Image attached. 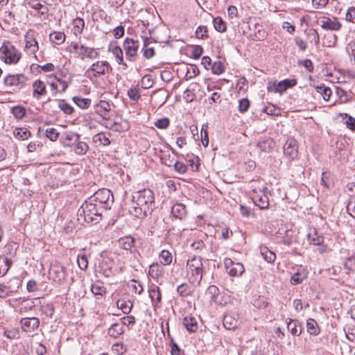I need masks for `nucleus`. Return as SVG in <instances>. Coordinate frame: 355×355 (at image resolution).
Wrapping results in <instances>:
<instances>
[{
  "label": "nucleus",
  "instance_id": "obj_44",
  "mask_svg": "<svg viewBox=\"0 0 355 355\" xmlns=\"http://www.w3.org/2000/svg\"><path fill=\"white\" fill-rule=\"evenodd\" d=\"M14 135L17 139L25 140L31 136V132L26 128H20L14 130Z\"/></svg>",
  "mask_w": 355,
  "mask_h": 355
},
{
  "label": "nucleus",
  "instance_id": "obj_34",
  "mask_svg": "<svg viewBox=\"0 0 355 355\" xmlns=\"http://www.w3.org/2000/svg\"><path fill=\"white\" fill-rule=\"evenodd\" d=\"M171 214L175 218L182 219L186 215L185 206L181 203L174 205L171 208Z\"/></svg>",
  "mask_w": 355,
  "mask_h": 355
},
{
  "label": "nucleus",
  "instance_id": "obj_63",
  "mask_svg": "<svg viewBox=\"0 0 355 355\" xmlns=\"http://www.w3.org/2000/svg\"><path fill=\"white\" fill-rule=\"evenodd\" d=\"M128 96L131 100L135 101H138L141 97L138 89L135 87L130 88L128 91Z\"/></svg>",
  "mask_w": 355,
  "mask_h": 355
},
{
  "label": "nucleus",
  "instance_id": "obj_10",
  "mask_svg": "<svg viewBox=\"0 0 355 355\" xmlns=\"http://www.w3.org/2000/svg\"><path fill=\"white\" fill-rule=\"evenodd\" d=\"M112 68L107 61H97L92 64L90 68L87 71V73L92 72L94 77H99L102 75L109 73Z\"/></svg>",
  "mask_w": 355,
  "mask_h": 355
},
{
  "label": "nucleus",
  "instance_id": "obj_21",
  "mask_svg": "<svg viewBox=\"0 0 355 355\" xmlns=\"http://www.w3.org/2000/svg\"><path fill=\"white\" fill-rule=\"evenodd\" d=\"M110 109V105L106 101H100L96 106V113L104 120H108L110 119L109 112Z\"/></svg>",
  "mask_w": 355,
  "mask_h": 355
},
{
  "label": "nucleus",
  "instance_id": "obj_27",
  "mask_svg": "<svg viewBox=\"0 0 355 355\" xmlns=\"http://www.w3.org/2000/svg\"><path fill=\"white\" fill-rule=\"evenodd\" d=\"M307 238L309 243L315 245H320L324 241L323 236L320 235L315 229L310 230L307 234Z\"/></svg>",
  "mask_w": 355,
  "mask_h": 355
},
{
  "label": "nucleus",
  "instance_id": "obj_9",
  "mask_svg": "<svg viewBox=\"0 0 355 355\" xmlns=\"http://www.w3.org/2000/svg\"><path fill=\"white\" fill-rule=\"evenodd\" d=\"M224 265L227 272L232 277L241 276L245 272V268L242 263L234 262L230 258L224 259Z\"/></svg>",
  "mask_w": 355,
  "mask_h": 355
},
{
  "label": "nucleus",
  "instance_id": "obj_39",
  "mask_svg": "<svg viewBox=\"0 0 355 355\" xmlns=\"http://www.w3.org/2000/svg\"><path fill=\"white\" fill-rule=\"evenodd\" d=\"M307 331L314 336H317L320 334V328L316 321L313 318H309L306 321Z\"/></svg>",
  "mask_w": 355,
  "mask_h": 355
},
{
  "label": "nucleus",
  "instance_id": "obj_11",
  "mask_svg": "<svg viewBox=\"0 0 355 355\" xmlns=\"http://www.w3.org/2000/svg\"><path fill=\"white\" fill-rule=\"evenodd\" d=\"M138 42L127 37L123 42V49L125 52L126 59L134 61L138 50Z\"/></svg>",
  "mask_w": 355,
  "mask_h": 355
},
{
  "label": "nucleus",
  "instance_id": "obj_29",
  "mask_svg": "<svg viewBox=\"0 0 355 355\" xmlns=\"http://www.w3.org/2000/svg\"><path fill=\"white\" fill-rule=\"evenodd\" d=\"M31 8L39 12L41 15H46L49 11L48 7L42 4L40 0H27Z\"/></svg>",
  "mask_w": 355,
  "mask_h": 355
},
{
  "label": "nucleus",
  "instance_id": "obj_22",
  "mask_svg": "<svg viewBox=\"0 0 355 355\" xmlns=\"http://www.w3.org/2000/svg\"><path fill=\"white\" fill-rule=\"evenodd\" d=\"M254 195L252 196L251 198L254 205L259 207L261 209H266L269 206L268 197L265 193L258 195L254 191Z\"/></svg>",
  "mask_w": 355,
  "mask_h": 355
},
{
  "label": "nucleus",
  "instance_id": "obj_17",
  "mask_svg": "<svg viewBox=\"0 0 355 355\" xmlns=\"http://www.w3.org/2000/svg\"><path fill=\"white\" fill-rule=\"evenodd\" d=\"M26 80L23 74L8 75L4 78V83L8 86H19L24 84Z\"/></svg>",
  "mask_w": 355,
  "mask_h": 355
},
{
  "label": "nucleus",
  "instance_id": "obj_1",
  "mask_svg": "<svg viewBox=\"0 0 355 355\" xmlns=\"http://www.w3.org/2000/svg\"><path fill=\"white\" fill-rule=\"evenodd\" d=\"M154 200V193L150 189H144L137 191L132 196V205L129 211L138 218L146 216L153 211Z\"/></svg>",
  "mask_w": 355,
  "mask_h": 355
},
{
  "label": "nucleus",
  "instance_id": "obj_24",
  "mask_svg": "<svg viewBox=\"0 0 355 355\" xmlns=\"http://www.w3.org/2000/svg\"><path fill=\"white\" fill-rule=\"evenodd\" d=\"M287 329L293 336H299L302 334L301 323L297 320L288 319Z\"/></svg>",
  "mask_w": 355,
  "mask_h": 355
},
{
  "label": "nucleus",
  "instance_id": "obj_36",
  "mask_svg": "<svg viewBox=\"0 0 355 355\" xmlns=\"http://www.w3.org/2000/svg\"><path fill=\"white\" fill-rule=\"evenodd\" d=\"M117 307L124 313H129L133 306V303L130 300H125L124 299H119L116 302Z\"/></svg>",
  "mask_w": 355,
  "mask_h": 355
},
{
  "label": "nucleus",
  "instance_id": "obj_12",
  "mask_svg": "<svg viewBox=\"0 0 355 355\" xmlns=\"http://www.w3.org/2000/svg\"><path fill=\"white\" fill-rule=\"evenodd\" d=\"M19 323L24 332L32 333L39 327L40 321L36 317H27L21 318Z\"/></svg>",
  "mask_w": 355,
  "mask_h": 355
},
{
  "label": "nucleus",
  "instance_id": "obj_30",
  "mask_svg": "<svg viewBox=\"0 0 355 355\" xmlns=\"http://www.w3.org/2000/svg\"><path fill=\"white\" fill-rule=\"evenodd\" d=\"M35 306V302L33 300H23L19 304L17 311L19 314L22 315L31 311Z\"/></svg>",
  "mask_w": 355,
  "mask_h": 355
},
{
  "label": "nucleus",
  "instance_id": "obj_7",
  "mask_svg": "<svg viewBox=\"0 0 355 355\" xmlns=\"http://www.w3.org/2000/svg\"><path fill=\"white\" fill-rule=\"evenodd\" d=\"M297 85L295 79H285L276 83L275 82H269L267 85V89L269 92L279 93L282 94L288 89L291 88Z\"/></svg>",
  "mask_w": 355,
  "mask_h": 355
},
{
  "label": "nucleus",
  "instance_id": "obj_42",
  "mask_svg": "<svg viewBox=\"0 0 355 355\" xmlns=\"http://www.w3.org/2000/svg\"><path fill=\"white\" fill-rule=\"evenodd\" d=\"M211 18L212 19L214 28L217 31L223 33L226 31V23L223 20L221 17H217L216 18H213V17L211 16Z\"/></svg>",
  "mask_w": 355,
  "mask_h": 355
},
{
  "label": "nucleus",
  "instance_id": "obj_15",
  "mask_svg": "<svg viewBox=\"0 0 355 355\" xmlns=\"http://www.w3.org/2000/svg\"><path fill=\"white\" fill-rule=\"evenodd\" d=\"M26 49L30 53H35L38 49V44L35 40L34 33L32 31H29L25 35Z\"/></svg>",
  "mask_w": 355,
  "mask_h": 355
},
{
  "label": "nucleus",
  "instance_id": "obj_52",
  "mask_svg": "<svg viewBox=\"0 0 355 355\" xmlns=\"http://www.w3.org/2000/svg\"><path fill=\"white\" fill-rule=\"evenodd\" d=\"M45 132L46 137L52 141H56L59 137V132L53 128H46Z\"/></svg>",
  "mask_w": 355,
  "mask_h": 355
},
{
  "label": "nucleus",
  "instance_id": "obj_46",
  "mask_svg": "<svg viewBox=\"0 0 355 355\" xmlns=\"http://www.w3.org/2000/svg\"><path fill=\"white\" fill-rule=\"evenodd\" d=\"M172 254L168 250H162L159 254L160 263L163 266L168 265L172 261Z\"/></svg>",
  "mask_w": 355,
  "mask_h": 355
},
{
  "label": "nucleus",
  "instance_id": "obj_61",
  "mask_svg": "<svg viewBox=\"0 0 355 355\" xmlns=\"http://www.w3.org/2000/svg\"><path fill=\"white\" fill-rule=\"evenodd\" d=\"M344 267L349 270H355V255L349 257L346 259Z\"/></svg>",
  "mask_w": 355,
  "mask_h": 355
},
{
  "label": "nucleus",
  "instance_id": "obj_55",
  "mask_svg": "<svg viewBox=\"0 0 355 355\" xmlns=\"http://www.w3.org/2000/svg\"><path fill=\"white\" fill-rule=\"evenodd\" d=\"M12 292H14V290L10 286L0 284V297L5 298Z\"/></svg>",
  "mask_w": 355,
  "mask_h": 355
},
{
  "label": "nucleus",
  "instance_id": "obj_5",
  "mask_svg": "<svg viewBox=\"0 0 355 355\" xmlns=\"http://www.w3.org/2000/svg\"><path fill=\"white\" fill-rule=\"evenodd\" d=\"M113 195L109 189H102L94 193L89 199L97 205L105 207L106 211L110 207V202H113Z\"/></svg>",
  "mask_w": 355,
  "mask_h": 355
},
{
  "label": "nucleus",
  "instance_id": "obj_59",
  "mask_svg": "<svg viewBox=\"0 0 355 355\" xmlns=\"http://www.w3.org/2000/svg\"><path fill=\"white\" fill-rule=\"evenodd\" d=\"M141 87L144 89L150 88L153 85V81L150 75H145L141 79Z\"/></svg>",
  "mask_w": 355,
  "mask_h": 355
},
{
  "label": "nucleus",
  "instance_id": "obj_43",
  "mask_svg": "<svg viewBox=\"0 0 355 355\" xmlns=\"http://www.w3.org/2000/svg\"><path fill=\"white\" fill-rule=\"evenodd\" d=\"M65 37L66 36L63 32H53L50 34L49 39L52 42L60 45L64 42Z\"/></svg>",
  "mask_w": 355,
  "mask_h": 355
},
{
  "label": "nucleus",
  "instance_id": "obj_37",
  "mask_svg": "<svg viewBox=\"0 0 355 355\" xmlns=\"http://www.w3.org/2000/svg\"><path fill=\"white\" fill-rule=\"evenodd\" d=\"M123 324L121 323H115L113 324L109 329H108V334L113 337V338H117L120 335H121L123 333Z\"/></svg>",
  "mask_w": 355,
  "mask_h": 355
},
{
  "label": "nucleus",
  "instance_id": "obj_56",
  "mask_svg": "<svg viewBox=\"0 0 355 355\" xmlns=\"http://www.w3.org/2000/svg\"><path fill=\"white\" fill-rule=\"evenodd\" d=\"M58 107L67 114H71L73 112V108L64 101H60Z\"/></svg>",
  "mask_w": 355,
  "mask_h": 355
},
{
  "label": "nucleus",
  "instance_id": "obj_35",
  "mask_svg": "<svg viewBox=\"0 0 355 355\" xmlns=\"http://www.w3.org/2000/svg\"><path fill=\"white\" fill-rule=\"evenodd\" d=\"M152 44H155V42H150L148 39L144 40V44L142 51L143 55L146 59L151 58L155 54V49Z\"/></svg>",
  "mask_w": 355,
  "mask_h": 355
},
{
  "label": "nucleus",
  "instance_id": "obj_6",
  "mask_svg": "<svg viewBox=\"0 0 355 355\" xmlns=\"http://www.w3.org/2000/svg\"><path fill=\"white\" fill-rule=\"evenodd\" d=\"M49 277L54 282L64 285L67 282L66 268L59 263L52 264L49 270Z\"/></svg>",
  "mask_w": 355,
  "mask_h": 355
},
{
  "label": "nucleus",
  "instance_id": "obj_51",
  "mask_svg": "<svg viewBox=\"0 0 355 355\" xmlns=\"http://www.w3.org/2000/svg\"><path fill=\"white\" fill-rule=\"evenodd\" d=\"M41 311L46 316L52 318L53 315L54 314V308L53 304L49 303L43 304L41 306Z\"/></svg>",
  "mask_w": 355,
  "mask_h": 355
},
{
  "label": "nucleus",
  "instance_id": "obj_32",
  "mask_svg": "<svg viewBox=\"0 0 355 355\" xmlns=\"http://www.w3.org/2000/svg\"><path fill=\"white\" fill-rule=\"evenodd\" d=\"M75 136L76 137V139L75 140L76 144L73 148L74 152L78 155H85L89 149L88 145L83 141H79V135H76Z\"/></svg>",
  "mask_w": 355,
  "mask_h": 355
},
{
  "label": "nucleus",
  "instance_id": "obj_3",
  "mask_svg": "<svg viewBox=\"0 0 355 355\" xmlns=\"http://www.w3.org/2000/svg\"><path fill=\"white\" fill-rule=\"evenodd\" d=\"M0 58L6 64H17L21 53L10 42H6L0 48Z\"/></svg>",
  "mask_w": 355,
  "mask_h": 355
},
{
  "label": "nucleus",
  "instance_id": "obj_50",
  "mask_svg": "<svg viewBox=\"0 0 355 355\" xmlns=\"http://www.w3.org/2000/svg\"><path fill=\"white\" fill-rule=\"evenodd\" d=\"M308 39L310 40V42H314L315 45L319 44L320 36L318 31L315 29H309L307 32Z\"/></svg>",
  "mask_w": 355,
  "mask_h": 355
},
{
  "label": "nucleus",
  "instance_id": "obj_16",
  "mask_svg": "<svg viewBox=\"0 0 355 355\" xmlns=\"http://www.w3.org/2000/svg\"><path fill=\"white\" fill-rule=\"evenodd\" d=\"M108 51L112 53L119 64L123 65L125 69L128 67V64L123 61V51L117 45L116 42H112L109 44Z\"/></svg>",
  "mask_w": 355,
  "mask_h": 355
},
{
  "label": "nucleus",
  "instance_id": "obj_45",
  "mask_svg": "<svg viewBox=\"0 0 355 355\" xmlns=\"http://www.w3.org/2000/svg\"><path fill=\"white\" fill-rule=\"evenodd\" d=\"M73 102L81 109H87L91 105V99L83 98L78 96H74L73 98Z\"/></svg>",
  "mask_w": 355,
  "mask_h": 355
},
{
  "label": "nucleus",
  "instance_id": "obj_54",
  "mask_svg": "<svg viewBox=\"0 0 355 355\" xmlns=\"http://www.w3.org/2000/svg\"><path fill=\"white\" fill-rule=\"evenodd\" d=\"M149 295L153 301H157V302L161 301V293L157 286H155L149 290Z\"/></svg>",
  "mask_w": 355,
  "mask_h": 355
},
{
  "label": "nucleus",
  "instance_id": "obj_60",
  "mask_svg": "<svg viewBox=\"0 0 355 355\" xmlns=\"http://www.w3.org/2000/svg\"><path fill=\"white\" fill-rule=\"evenodd\" d=\"M250 101L248 98H242L239 101V110L240 112H246L250 107Z\"/></svg>",
  "mask_w": 355,
  "mask_h": 355
},
{
  "label": "nucleus",
  "instance_id": "obj_64",
  "mask_svg": "<svg viewBox=\"0 0 355 355\" xmlns=\"http://www.w3.org/2000/svg\"><path fill=\"white\" fill-rule=\"evenodd\" d=\"M347 209L349 214L355 218V199L348 202Z\"/></svg>",
  "mask_w": 355,
  "mask_h": 355
},
{
  "label": "nucleus",
  "instance_id": "obj_23",
  "mask_svg": "<svg viewBox=\"0 0 355 355\" xmlns=\"http://www.w3.org/2000/svg\"><path fill=\"white\" fill-rule=\"evenodd\" d=\"M284 153L291 159H294L297 154V148L296 141L291 139H288L284 146Z\"/></svg>",
  "mask_w": 355,
  "mask_h": 355
},
{
  "label": "nucleus",
  "instance_id": "obj_14",
  "mask_svg": "<svg viewBox=\"0 0 355 355\" xmlns=\"http://www.w3.org/2000/svg\"><path fill=\"white\" fill-rule=\"evenodd\" d=\"M72 46L75 52L77 53L79 55L86 56L90 59H94L96 58L99 55L98 51H96L94 48L87 47L83 44L74 43Z\"/></svg>",
  "mask_w": 355,
  "mask_h": 355
},
{
  "label": "nucleus",
  "instance_id": "obj_25",
  "mask_svg": "<svg viewBox=\"0 0 355 355\" xmlns=\"http://www.w3.org/2000/svg\"><path fill=\"white\" fill-rule=\"evenodd\" d=\"M183 324L189 332H196L198 329L197 320L191 315L184 317Z\"/></svg>",
  "mask_w": 355,
  "mask_h": 355
},
{
  "label": "nucleus",
  "instance_id": "obj_57",
  "mask_svg": "<svg viewBox=\"0 0 355 355\" xmlns=\"http://www.w3.org/2000/svg\"><path fill=\"white\" fill-rule=\"evenodd\" d=\"M170 121L167 117L158 119L155 122V125L159 129H166L168 127Z\"/></svg>",
  "mask_w": 355,
  "mask_h": 355
},
{
  "label": "nucleus",
  "instance_id": "obj_40",
  "mask_svg": "<svg viewBox=\"0 0 355 355\" xmlns=\"http://www.w3.org/2000/svg\"><path fill=\"white\" fill-rule=\"evenodd\" d=\"M135 239L131 236H125L119 240V245L124 250H130L135 243Z\"/></svg>",
  "mask_w": 355,
  "mask_h": 355
},
{
  "label": "nucleus",
  "instance_id": "obj_47",
  "mask_svg": "<svg viewBox=\"0 0 355 355\" xmlns=\"http://www.w3.org/2000/svg\"><path fill=\"white\" fill-rule=\"evenodd\" d=\"M74 34H80L85 26L84 20L81 18H76L73 21Z\"/></svg>",
  "mask_w": 355,
  "mask_h": 355
},
{
  "label": "nucleus",
  "instance_id": "obj_18",
  "mask_svg": "<svg viewBox=\"0 0 355 355\" xmlns=\"http://www.w3.org/2000/svg\"><path fill=\"white\" fill-rule=\"evenodd\" d=\"M320 26L323 29L327 31H338L341 28V24L336 18L331 19L329 17H324L320 21Z\"/></svg>",
  "mask_w": 355,
  "mask_h": 355
},
{
  "label": "nucleus",
  "instance_id": "obj_48",
  "mask_svg": "<svg viewBox=\"0 0 355 355\" xmlns=\"http://www.w3.org/2000/svg\"><path fill=\"white\" fill-rule=\"evenodd\" d=\"M95 143L99 142L103 146H108L110 144V139L104 133H98L93 137Z\"/></svg>",
  "mask_w": 355,
  "mask_h": 355
},
{
  "label": "nucleus",
  "instance_id": "obj_38",
  "mask_svg": "<svg viewBox=\"0 0 355 355\" xmlns=\"http://www.w3.org/2000/svg\"><path fill=\"white\" fill-rule=\"evenodd\" d=\"M260 254L268 263H273L276 259V254L266 247L260 248Z\"/></svg>",
  "mask_w": 355,
  "mask_h": 355
},
{
  "label": "nucleus",
  "instance_id": "obj_41",
  "mask_svg": "<svg viewBox=\"0 0 355 355\" xmlns=\"http://www.w3.org/2000/svg\"><path fill=\"white\" fill-rule=\"evenodd\" d=\"M12 264V261L7 257H0V276H4L8 271L10 266Z\"/></svg>",
  "mask_w": 355,
  "mask_h": 355
},
{
  "label": "nucleus",
  "instance_id": "obj_19",
  "mask_svg": "<svg viewBox=\"0 0 355 355\" xmlns=\"http://www.w3.org/2000/svg\"><path fill=\"white\" fill-rule=\"evenodd\" d=\"M200 92V86L198 83H191L184 92V98L187 102L193 101Z\"/></svg>",
  "mask_w": 355,
  "mask_h": 355
},
{
  "label": "nucleus",
  "instance_id": "obj_20",
  "mask_svg": "<svg viewBox=\"0 0 355 355\" xmlns=\"http://www.w3.org/2000/svg\"><path fill=\"white\" fill-rule=\"evenodd\" d=\"M33 96L36 99H40L46 94L45 83L41 80H36L33 84Z\"/></svg>",
  "mask_w": 355,
  "mask_h": 355
},
{
  "label": "nucleus",
  "instance_id": "obj_33",
  "mask_svg": "<svg viewBox=\"0 0 355 355\" xmlns=\"http://www.w3.org/2000/svg\"><path fill=\"white\" fill-rule=\"evenodd\" d=\"M223 325L227 330H234L238 325V320L232 315L226 314L223 318Z\"/></svg>",
  "mask_w": 355,
  "mask_h": 355
},
{
  "label": "nucleus",
  "instance_id": "obj_28",
  "mask_svg": "<svg viewBox=\"0 0 355 355\" xmlns=\"http://www.w3.org/2000/svg\"><path fill=\"white\" fill-rule=\"evenodd\" d=\"M307 277V272L304 269H298L291 277V283L293 285L302 284Z\"/></svg>",
  "mask_w": 355,
  "mask_h": 355
},
{
  "label": "nucleus",
  "instance_id": "obj_49",
  "mask_svg": "<svg viewBox=\"0 0 355 355\" xmlns=\"http://www.w3.org/2000/svg\"><path fill=\"white\" fill-rule=\"evenodd\" d=\"M91 291L94 295H103L106 292L105 288L99 282L92 284Z\"/></svg>",
  "mask_w": 355,
  "mask_h": 355
},
{
  "label": "nucleus",
  "instance_id": "obj_62",
  "mask_svg": "<svg viewBox=\"0 0 355 355\" xmlns=\"http://www.w3.org/2000/svg\"><path fill=\"white\" fill-rule=\"evenodd\" d=\"M213 73L220 74L223 71V66L221 62H214L210 69Z\"/></svg>",
  "mask_w": 355,
  "mask_h": 355
},
{
  "label": "nucleus",
  "instance_id": "obj_31",
  "mask_svg": "<svg viewBox=\"0 0 355 355\" xmlns=\"http://www.w3.org/2000/svg\"><path fill=\"white\" fill-rule=\"evenodd\" d=\"M219 293V290L217 286H210L207 288L205 293V297L209 300L211 302H214L215 303L218 304L217 297Z\"/></svg>",
  "mask_w": 355,
  "mask_h": 355
},
{
  "label": "nucleus",
  "instance_id": "obj_2",
  "mask_svg": "<svg viewBox=\"0 0 355 355\" xmlns=\"http://www.w3.org/2000/svg\"><path fill=\"white\" fill-rule=\"evenodd\" d=\"M105 211V207H100L88 199L78 210V220L87 223H97L102 219V214Z\"/></svg>",
  "mask_w": 355,
  "mask_h": 355
},
{
  "label": "nucleus",
  "instance_id": "obj_4",
  "mask_svg": "<svg viewBox=\"0 0 355 355\" xmlns=\"http://www.w3.org/2000/svg\"><path fill=\"white\" fill-rule=\"evenodd\" d=\"M187 276L193 284H200L198 275L200 274V256L193 254L189 257L187 263Z\"/></svg>",
  "mask_w": 355,
  "mask_h": 355
},
{
  "label": "nucleus",
  "instance_id": "obj_58",
  "mask_svg": "<svg viewBox=\"0 0 355 355\" xmlns=\"http://www.w3.org/2000/svg\"><path fill=\"white\" fill-rule=\"evenodd\" d=\"M13 115L17 119H21L25 116L26 110L23 107L16 106L12 110Z\"/></svg>",
  "mask_w": 355,
  "mask_h": 355
},
{
  "label": "nucleus",
  "instance_id": "obj_8",
  "mask_svg": "<svg viewBox=\"0 0 355 355\" xmlns=\"http://www.w3.org/2000/svg\"><path fill=\"white\" fill-rule=\"evenodd\" d=\"M48 83L53 94H57L58 92L62 93L68 87V81L65 79H62L57 74L49 76Z\"/></svg>",
  "mask_w": 355,
  "mask_h": 355
},
{
  "label": "nucleus",
  "instance_id": "obj_26",
  "mask_svg": "<svg viewBox=\"0 0 355 355\" xmlns=\"http://www.w3.org/2000/svg\"><path fill=\"white\" fill-rule=\"evenodd\" d=\"M164 274V267L162 264L153 263L150 266L149 275L153 279H157Z\"/></svg>",
  "mask_w": 355,
  "mask_h": 355
},
{
  "label": "nucleus",
  "instance_id": "obj_53",
  "mask_svg": "<svg viewBox=\"0 0 355 355\" xmlns=\"http://www.w3.org/2000/svg\"><path fill=\"white\" fill-rule=\"evenodd\" d=\"M77 263L81 270H86L88 266V261L85 254H79L77 257Z\"/></svg>",
  "mask_w": 355,
  "mask_h": 355
},
{
  "label": "nucleus",
  "instance_id": "obj_13",
  "mask_svg": "<svg viewBox=\"0 0 355 355\" xmlns=\"http://www.w3.org/2000/svg\"><path fill=\"white\" fill-rule=\"evenodd\" d=\"M200 166V159L196 157L193 159H189L187 160V165L177 162L174 164L175 169L180 173L186 172L187 169H191L192 171H197Z\"/></svg>",
  "mask_w": 355,
  "mask_h": 355
}]
</instances>
